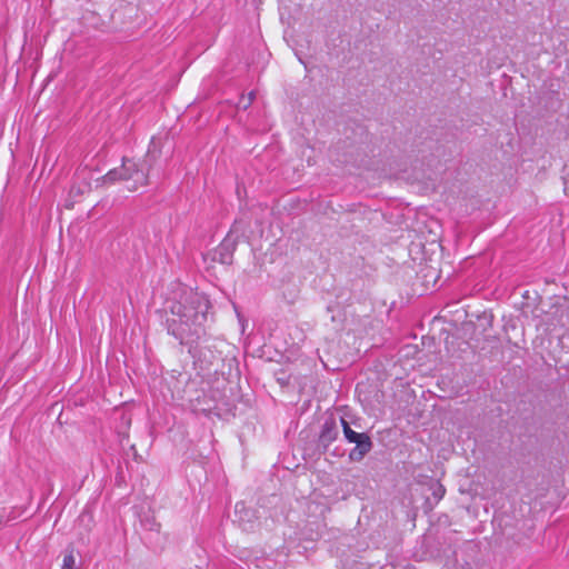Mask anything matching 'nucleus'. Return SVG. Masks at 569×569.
<instances>
[{
    "label": "nucleus",
    "instance_id": "f257e3e1",
    "mask_svg": "<svg viewBox=\"0 0 569 569\" xmlns=\"http://www.w3.org/2000/svg\"><path fill=\"white\" fill-rule=\"evenodd\" d=\"M210 303L207 297L199 292L190 291L183 302H177L171 307L173 316L178 317L180 329L173 330V335L183 340L187 332L198 333V328L207 320Z\"/></svg>",
    "mask_w": 569,
    "mask_h": 569
},
{
    "label": "nucleus",
    "instance_id": "f03ea898",
    "mask_svg": "<svg viewBox=\"0 0 569 569\" xmlns=\"http://www.w3.org/2000/svg\"><path fill=\"white\" fill-rule=\"evenodd\" d=\"M118 180H132V184L128 186V190L136 191L140 186L147 183V173L137 167L132 160H124L120 168L110 170L103 178V184H111Z\"/></svg>",
    "mask_w": 569,
    "mask_h": 569
},
{
    "label": "nucleus",
    "instance_id": "7ed1b4c3",
    "mask_svg": "<svg viewBox=\"0 0 569 569\" xmlns=\"http://www.w3.org/2000/svg\"><path fill=\"white\" fill-rule=\"evenodd\" d=\"M341 425L346 439L349 442L356 443V447L349 453V458L352 461L362 460L372 447L369 436L353 431L343 418H341Z\"/></svg>",
    "mask_w": 569,
    "mask_h": 569
},
{
    "label": "nucleus",
    "instance_id": "20e7f679",
    "mask_svg": "<svg viewBox=\"0 0 569 569\" xmlns=\"http://www.w3.org/2000/svg\"><path fill=\"white\" fill-rule=\"evenodd\" d=\"M337 435H338V431H337L335 421L333 420L326 421L322 427L320 440L322 443L329 445L330 442H332L336 439Z\"/></svg>",
    "mask_w": 569,
    "mask_h": 569
},
{
    "label": "nucleus",
    "instance_id": "39448f33",
    "mask_svg": "<svg viewBox=\"0 0 569 569\" xmlns=\"http://www.w3.org/2000/svg\"><path fill=\"white\" fill-rule=\"evenodd\" d=\"M61 569H76V558L71 552L64 555Z\"/></svg>",
    "mask_w": 569,
    "mask_h": 569
},
{
    "label": "nucleus",
    "instance_id": "423d86ee",
    "mask_svg": "<svg viewBox=\"0 0 569 569\" xmlns=\"http://www.w3.org/2000/svg\"><path fill=\"white\" fill-rule=\"evenodd\" d=\"M253 97H254V92H250L249 93V98H248L247 101L241 100L240 103L242 104V107L247 108L251 103V101L253 100Z\"/></svg>",
    "mask_w": 569,
    "mask_h": 569
}]
</instances>
